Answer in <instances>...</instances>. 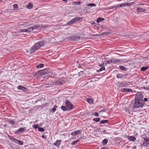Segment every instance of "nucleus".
Masks as SVG:
<instances>
[{"label":"nucleus","instance_id":"1","mask_svg":"<svg viewBox=\"0 0 149 149\" xmlns=\"http://www.w3.org/2000/svg\"><path fill=\"white\" fill-rule=\"evenodd\" d=\"M45 43V41L42 40L38 42L33 46L30 49L29 52L31 54L34 53L40 48L43 46Z\"/></svg>","mask_w":149,"mask_h":149},{"label":"nucleus","instance_id":"2","mask_svg":"<svg viewBox=\"0 0 149 149\" xmlns=\"http://www.w3.org/2000/svg\"><path fill=\"white\" fill-rule=\"evenodd\" d=\"M135 102L134 104V108L135 109L142 107L144 106V102L143 101H138L136 100H134Z\"/></svg>","mask_w":149,"mask_h":149},{"label":"nucleus","instance_id":"3","mask_svg":"<svg viewBox=\"0 0 149 149\" xmlns=\"http://www.w3.org/2000/svg\"><path fill=\"white\" fill-rule=\"evenodd\" d=\"M143 94L141 92L137 93L135 95L134 100H136L138 101H143Z\"/></svg>","mask_w":149,"mask_h":149},{"label":"nucleus","instance_id":"4","mask_svg":"<svg viewBox=\"0 0 149 149\" xmlns=\"http://www.w3.org/2000/svg\"><path fill=\"white\" fill-rule=\"evenodd\" d=\"M65 79L63 78L61 79L56 81H53L52 84L55 85H59L65 83Z\"/></svg>","mask_w":149,"mask_h":149},{"label":"nucleus","instance_id":"5","mask_svg":"<svg viewBox=\"0 0 149 149\" xmlns=\"http://www.w3.org/2000/svg\"><path fill=\"white\" fill-rule=\"evenodd\" d=\"M65 104L66 107L68 109V111L71 110L74 108V106L68 100L65 101Z\"/></svg>","mask_w":149,"mask_h":149},{"label":"nucleus","instance_id":"6","mask_svg":"<svg viewBox=\"0 0 149 149\" xmlns=\"http://www.w3.org/2000/svg\"><path fill=\"white\" fill-rule=\"evenodd\" d=\"M80 37L77 36L76 35H73L71 37H69L68 38V39L69 40H75L77 41L78 40Z\"/></svg>","mask_w":149,"mask_h":149},{"label":"nucleus","instance_id":"7","mask_svg":"<svg viewBox=\"0 0 149 149\" xmlns=\"http://www.w3.org/2000/svg\"><path fill=\"white\" fill-rule=\"evenodd\" d=\"M128 74L127 73L125 74H122L120 73H118L117 74V78H123L125 79L126 78Z\"/></svg>","mask_w":149,"mask_h":149},{"label":"nucleus","instance_id":"8","mask_svg":"<svg viewBox=\"0 0 149 149\" xmlns=\"http://www.w3.org/2000/svg\"><path fill=\"white\" fill-rule=\"evenodd\" d=\"M98 65L100 67V68L97 70V72H100L102 71V70H105L104 63V62H103L102 63L100 64V63H99Z\"/></svg>","mask_w":149,"mask_h":149},{"label":"nucleus","instance_id":"9","mask_svg":"<svg viewBox=\"0 0 149 149\" xmlns=\"http://www.w3.org/2000/svg\"><path fill=\"white\" fill-rule=\"evenodd\" d=\"M127 85L126 82L125 81H119L117 84L118 86L120 87H123L126 86Z\"/></svg>","mask_w":149,"mask_h":149},{"label":"nucleus","instance_id":"10","mask_svg":"<svg viewBox=\"0 0 149 149\" xmlns=\"http://www.w3.org/2000/svg\"><path fill=\"white\" fill-rule=\"evenodd\" d=\"M25 131V130L24 128H20L15 132V133L19 134L20 133H21L22 132Z\"/></svg>","mask_w":149,"mask_h":149},{"label":"nucleus","instance_id":"11","mask_svg":"<svg viewBox=\"0 0 149 149\" xmlns=\"http://www.w3.org/2000/svg\"><path fill=\"white\" fill-rule=\"evenodd\" d=\"M121 91L123 92H132V90L131 89L125 88L121 89Z\"/></svg>","mask_w":149,"mask_h":149},{"label":"nucleus","instance_id":"12","mask_svg":"<svg viewBox=\"0 0 149 149\" xmlns=\"http://www.w3.org/2000/svg\"><path fill=\"white\" fill-rule=\"evenodd\" d=\"M17 88L19 90H21L24 92H26L27 91V88L25 87L22 85H19L17 87Z\"/></svg>","mask_w":149,"mask_h":149},{"label":"nucleus","instance_id":"13","mask_svg":"<svg viewBox=\"0 0 149 149\" xmlns=\"http://www.w3.org/2000/svg\"><path fill=\"white\" fill-rule=\"evenodd\" d=\"M127 137L129 141H134L136 139V138L134 136H129V135L127 136Z\"/></svg>","mask_w":149,"mask_h":149},{"label":"nucleus","instance_id":"14","mask_svg":"<svg viewBox=\"0 0 149 149\" xmlns=\"http://www.w3.org/2000/svg\"><path fill=\"white\" fill-rule=\"evenodd\" d=\"M10 139L11 141L15 142L17 144L18 143V141H19V140L16 139L12 136L10 137Z\"/></svg>","mask_w":149,"mask_h":149},{"label":"nucleus","instance_id":"15","mask_svg":"<svg viewBox=\"0 0 149 149\" xmlns=\"http://www.w3.org/2000/svg\"><path fill=\"white\" fill-rule=\"evenodd\" d=\"M80 18H81L79 17H76L72 19V22H73L74 23L77 22V21L79 20Z\"/></svg>","mask_w":149,"mask_h":149},{"label":"nucleus","instance_id":"16","mask_svg":"<svg viewBox=\"0 0 149 149\" xmlns=\"http://www.w3.org/2000/svg\"><path fill=\"white\" fill-rule=\"evenodd\" d=\"M61 140H57L54 143V144L55 146H59L61 143Z\"/></svg>","mask_w":149,"mask_h":149},{"label":"nucleus","instance_id":"17","mask_svg":"<svg viewBox=\"0 0 149 149\" xmlns=\"http://www.w3.org/2000/svg\"><path fill=\"white\" fill-rule=\"evenodd\" d=\"M32 28L33 30H34L35 29H39L40 28V27L39 25L36 24V25H34L33 26H32Z\"/></svg>","mask_w":149,"mask_h":149},{"label":"nucleus","instance_id":"18","mask_svg":"<svg viewBox=\"0 0 149 149\" xmlns=\"http://www.w3.org/2000/svg\"><path fill=\"white\" fill-rule=\"evenodd\" d=\"M136 11L138 13H140V12H144L146 11V10L145 9H144L142 8H138L136 9Z\"/></svg>","mask_w":149,"mask_h":149},{"label":"nucleus","instance_id":"19","mask_svg":"<svg viewBox=\"0 0 149 149\" xmlns=\"http://www.w3.org/2000/svg\"><path fill=\"white\" fill-rule=\"evenodd\" d=\"M122 7H125L126 6H130L132 5L131 3H121Z\"/></svg>","mask_w":149,"mask_h":149},{"label":"nucleus","instance_id":"20","mask_svg":"<svg viewBox=\"0 0 149 149\" xmlns=\"http://www.w3.org/2000/svg\"><path fill=\"white\" fill-rule=\"evenodd\" d=\"M80 133V132L79 131L77 130L72 132L71 134L72 135L75 136L77 134H79Z\"/></svg>","mask_w":149,"mask_h":149},{"label":"nucleus","instance_id":"21","mask_svg":"<svg viewBox=\"0 0 149 149\" xmlns=\"http://www.w3.org/2000/svg\"><path fill=\"white\" fill-rule=\"evenodd\" d=\"M39 72L40 74V75L42 77L45 78L46 74L44 72V71H42L41 72Z\"/></svg>","mask_w":149,"mask_h":149},{"label":"nucleus","instance_id":"22","mask_svg":"<svg viewBox=\"0 0 149 149\" xmlns=\"http://www.w3.org/2000/svg\"><path fill=\"white\" fill-rule=\"evenodd\" d=\"M119 68L121 70L123 71H126L127 69L125 67L122 65H120Z\"/></svg>","mask_w":149,"mask_h":149},{"label":"nucleus","instance_id":"23","mask_svg":"<svg viewBox=\"0 0 149 149\" xmlns=\"http://www.w3.org/2000/svg\"><path fill=\"white\" fill-rule=\"evenodd\" d=\"M104 20V19L102 17H99L97 18V23H99L102 21H103Z\"/></svg>","mask_w":149,"mask_h":149},{"label":"nucleus","instance_id":"24","mask_svg":"<svg viewBox=\"0 0 149 149\" xmlns=\"http://www.w3.org/2000/svg\"><path fill=\"white\" fill-rule=\"evenodd\" d=\"M33 6V4L30 3H29L27 6H26V8L29 9H31L32 8Z\"/></svg>","mask_w":149,"mask_h":149},{"label":"nucleus","instance_id":"25","mask_svg":"<svg viewBox=\"0 0 149 149\" xmlns=\"http://www.w3.org/2000/svg\"><path fill=\"white\" fill-rule=\"evenodd\" d=\"M109 122V120H101L100 122V123L101 124H104L105 123H108Z\"/></svg>","mask_w":149,"mask_h":149},{"label":"nucleus","instance_id":"26","mask_svg":"<svg viewBox=\"0 0 149 149\" xmlns=\"http://www.w3.org/2000/svg\"><path fill=\"white\" fill-rule=\"evenodd\" d=\"M57 107V106L55 105L53 108L50 109V111L51 112H54L56 111V108Z\"/></svg>","mask_w":149,"mask_h":149},{"label":"nucleus","instance_id":"27","mask_svg":"<svg viewBox=\"0 0 149 149\" xmlns=\"http://www.w3.org/2000/svg\"><path fill=\"white\" fill-rule=\"evenodd\" d=\"M61 108L63 111H67V110H68V108H67V107H66V106H62L61 107Z\"/></svg>","mask_w":149,"mask_h":149},{"label":"nucleus","instance_id":"28","mask_svg":"<svg viewBox=\"0 0 149 149\" xmlns=\"http://www.w3.org/2000/svg\"><path fill=\"white\" fill-rule=\"evenodd\" d=\"M86 101L90 104H92L93 102V100L91 98H87Z\"/></svg>","mask_w":149,"mask_h":149},{"label":"nucleus","instance_id":"29","mask_svg":"<svg viewBox=\"0 0 149 149\" xmlns=\"http://www.w3.org/2000/svg\"><path fill=\"white\" fill-rule=\"evenodd\" d=\"M108 140L107 139H104L102 141V144L104 145H106L108 142Z\"/></svg>","mask_w":149,"mask_h":149},{"label":"nucleus","instance_id":"30","mask_svg":"<svg viewBox=\"0 0 149 149\" xmlns=\"http://www.w3.org/2000/svg\"><path fill=\"white\" fill-rule=\"evenodd\" d=\"M148 68V67H142L141 68V71H144L147 69Z\"/></svg>","mask_w":149,"mask_h":149},{"label":"nucleus","instance_id":"31","mask_svg":"<svg viewBox=\"0 0 149 149\" xmlns=\"http://www.w3.org/2000/svg\"><path fill=\"white\" fill-rule=\"evenodd\" d=\"M116 140L117 142L118 143H120L122 141V139H120L119 138H116Z\"/></svg>","mask_w":149,"mask_h":149},{"label":"nucleus","instance_id":"32","mask_svg":"<svg viewBox=\"0 0 149 149\" xmlns=\"http://www.w3.org/2000/svg\"><path fill=\"white\" fill-rule=\"evenodd\" d=\"M100 118L99 117L97 118H94L93 119V120L94 121H95L97 122H99L100 121Z\"/></svg>","mask_w":149,"mask_h":149},{"label":"nucleus","instance_id":"33","mask_svg":"<svg viewBox=\"0 0 149 149\" xmlns=\"http://www.w3.org/2000/svg\"><path fill=\"white\" fill-rule=\"evenodd\" d=\"M28 31V29H22L20 30L19 31L20 32H27Z\"/></svg>","mask_w":149,"mask_h":149},{"label":"nucleus","instance_id":"34","mask_svg":"<svg viewBox=\"0 0 149 149\" xmlns=\"http://www.w3.org/2000/svg\"><path fill=\"white\" fill-rule=\"evenodd\" d=\"M81 3V2L79 1V2H73L72 4L73 5H79Z\"/></svg>","mask_w":149,"mask_h":149},{"label":"nucleus","instance_id":"35","mask_svg":"<svg viewBox=\"0 0 149 149\" xmlns=\"http://www.w3.org/2000/svg\"><path fill=\"white\" fill-rule=\"evenodd\" d=\"M96 6V5L94 4V3H90V4H87V6Z\"/></svg>","mask_w":149,"mask_h":149},{"label":"nucleus","instance_id":"36","mask_svg":"<svg viewBox=\"0 0 149 149\" xmlns=\"http://www.w3.org/2000/svg\"><path fill=\"white\" fill-rule=\"evenodd\" d=\"M43 67V64H40L36 66L37 68H41Z\"/></svg>","mask_w":149,"mask_h":149},{"label":"nucleus","instance_id":"37","mask_svg":"<svg viewBox=\"0 0 149 149\" xmlns=\"http://www.w3.org/2000/svg\"><path fill=\"white\" fill-rule=\"evenodd\" d=\"M38 130L39 131L41 132H43L45 130V129L42 127L38 128Z\"/></svg>","mask_w":149,"mask_h":149},{"label":"nucleus","instance_id":"38","mask_svg":"<svg viewBox=\"0 0 149 149\" xmlns=\"http://www.w3.org/2000/svg\"><path fill=\"white\" fill-rule=\"evenodd\" d=\"M13 7L14 10H16L18 8V6L17 4H14L13 5Z\"/></svg>","mask_w":149,"mask_h":149},{"label":"nucleus","instance_id":"39","mask_svg":"<svg viewBox=\"0 0 149 149\" xmlns=\"http://www.w3.org/2000/svg\"><path fill=\"white\" fill-rule=\"evenodd\" d=\"M109 32H106L102 33L101 34L100 36H104L109 35Z\"/></svg>","mask_w":149,"mask_h":149},{"label":"nucleus","instance_id":"40","mask_svg":"<svg viewBox=\"0 0 149 149\" xmlns=\"http://www.w3.org/2000/svg\"><path fill=\"white\" fill-rule=\"evenodd\" d=\"M78 140H75L73 141L71 145H74L76 144L78 142Z\"/></svg>","mask_w":149,"mask_h":149},{"label":"nucleus","instance_id":"41","mask_svg":"<svg viewBox=\"0 0 149 149\" xmlns=\"http://www.w3.org/2000/svg\"><path fill=\"white\" fill-rule=\"evenodd\" d=\"M121 61L118 59H116L114 61V62L115 63H121Z\"/></svg>","mask_w":149,"mask_h":149},{"label":"nucleus","instance_id":"42","mask_svg":"<svg viewBox=\"0 0 149 149\" xmlns=\"http://www.w3.org/2000/svg\"><path fill=\"white\" fill-rule=\"evenodd\" d=\"M32 26L28 28V29H28V31L27 32H31L32 31H33L32 29Z\"/></svg>","mask_w":149,"mask_h":149},{"label":"nucleus","instance_id":"43","mask_svg":"<svg viewBox=\"0 0 149 149\" xmlns=\"http://www.w3.org/2000/svg\"><path fill=\"white\" fill-rule=\"evenodd\" d=\"M73 23V22H72V21L71 19L68 23L67 24L68 25H70Z\"/></svg>","mask_w":149,"mask_h":149},{"label":"nucleus","instance_id":"44","mask_svg":"<svg viewBox=\"0 0 149 149\" xmlns=\"http://www.w3.org/2000/svg\"><path fill=\"white\" fill-rule=\"evenodd\" d=\"M18 144H19L20 145H22L23 144V143L22 141L19 140Z\"/></svg>","mask_w":149,"mask_h":149},{"label":"nucleus","instance_id":"45","mask_svg":"<svg viewBox=\"0 0 149 149\" xmlns=\"http://www.w3.org/2000/svg\"><path fill=\"white\" fill-rule=\"evenodd\" d=\"M32 127L35 129L38 128V125H34L32 126Z\"/></svg>","mask_w":149,"mask_h":149},{"label":"nucleus","instance_id":"46","mask_svg":"<svg viewBox=\"0 0 149 149\" xmlns=\"http://www.w3.org/2000/svg\"><path fill=\"white\" fill-rule=\"evenodd\" d=\"M93 115L96 116H99V114L98 113L95 112V113H93Z\"/></svg>","mask_w":149,"mask_h":149},{"label":"nucleus","instance_id":"47","mask_svg":"<svg viewBox=\"0 0 149 149\" xmlns=\"http://www.w3.org/2000/svg\"><path fill=\"white\" fill-rule=\"evenodd\" d=\"M117 8L116 5V6H115L111 7L110 8H109V9H113V8Z\"/></svg>","mask_w":149,"mask_h":149},{"label":"nucleus","instance_id":"48","mask_svg":"<svg viewBox=\"0 0 149 149\" xmlns=\"http://www.w3.org/2000/svg\"><path fill=\"white\" fill-rule=\"evenodd\" d=\"M144 140L146 141V142H148V143L149 142V138H145L144 139Z\"/></svg>","mask_w":149,"mask_h":149},{"label":"nucleus","instance_id":"49","mask_svg":"<svg viewBox=\"0 0 149 149\" xmlns=\"http://www.w3.org/2000/svg\"><path fill=\"white\" fill-rule=\"evenodd\" d=\"M117 8L122 7V4H119L116 5Z\"/></svg>","mask_w":149,"mask_h":149},{"label":"nucleus","instance_id":"50","mask_svg":"<svg viewBox=\"0 0 149 149\" xmlns=\"http://www.w3.org/2000/svg\"><path fill=\"white\" fill-rule=\"evenodd\" d=\"M9 122L13 125H14V122L12 120H10Z\"/></svg>","mask_w":149,"mask_h":149},{"label":"nucleus","instance_id":"51","mask_svg":"<svg viewBox=\"0 0 149 149\" xmlns=\"http://www.w3.org/2000/svg\"><path fill=\"white\" fill-rule=\"evenodd\" d=\"M148 99L147 98H145L144 99V100L143 101L144 102H147V101H148Z\"/></svg>","mask_w":149,"mask_h":149},{"label":"nucleus","instance_id":"52","mask_svg":"<svg viewBox=\"0 0 149 149\" xmlns=\"http://www.w3.org/2000/svg\"><path fill=\"white\" fill-rule=\"evenodd\" d=\"M106 130H104L103 131H102V133H106Z\"/></svg>","mask_w":149,"mask_h":149},{"label":"nucleus","instance_id":"53","mask_svg":"<svg viewBox=\"0 0 149 149\" xmlns=\"http://www.w3.org/2000/svg\"><path fill=\"white\" fill-rule=\"evenodd\" d=\"M28 23H27V22H26V23H25V24H21V25H22L23 26V25H24L25 24H27Z\"/></svg>","mask_w":149,"mask_h":149},{"label":"nucleus","instance_id":"54","mask_svg":"<svg viewBox=\"0 0 149 149\" xmlns=\"http://www.w3.org/2000/svg\"><path fill=\"white\" fill-rule=\"evenodd\" d=\"M42 138H45V136L44 135H42Z\"/></svg>","mask_w":149,"mask_h":149},{"label":"nucleus","instance_id":"55","mask_svg":"<svg viewBox=\"0 0 149 149\" xmlns=\"http://www.w3.org/2000/svg\"><path fill=\"white\" fill-rule=\"evenodd\" d=\"M105 110H102L100 111V112H105Z\"/></svg>","mask_w":149,"mask_h":149},{"label":"nucleus","instance_id":"56","mask_svg":"<svg viewBox=\"0 0 149 149\" xmlns=\"http://www.w3.org/2000/svg\"><path fill=\"white\" fill-rule=\"evenodd\" d=\"M84 72L83 71H81L79 73H80V74H81V73H83Z\"/></svg>","mask_w":149,"mask_h":149},{"label":"nucleus","instance_id":"57","mask_svg":"<svg viewBox=\"0 0 149 149\" xmlns=\"http://www.w3.org/2000/svg\"><path fill=\"white\" fill-rule=\"evenodd\" d=\"M63 1H64L65 2H67V0H63Z\"/></svg>","mask_w":149,"mask_h":149},{"label":"nucleus","instance_id":"58","mask_svg":"<svg viewBox=\"0 0 149 149\" xmlns=\"http://www.w3.org/2000/svg\"><path fill=\"white\" fill-rule=\"evenodd\" d=\"M110 61H111L110 62H108V61H107V62H108V63H112V61H111V60H110Z\"/></svg>","mask_w":149,"mask_h":149},{"label":"nucleus","instance_id":"59","mask_svg":"<svg viewBox=\"0 0 149 149\" xmlns=\"http://www.w3.org/2000/svg\"><path fill=\"white\" fill-rule=\"evenodd\" d=\"M136 147H133V148H134V149H136Z\"/></svg>","mask_w":149,"mask_h":149},{"label":"nucleus","instance_id":"60","mask_svg":"<svg viewBox=\"0 0 149 149\" xmlns=\"http://www.w3.org/2000/svg\"><path fill=\"white\" fill-rule=\"evenodd\" d=\"M104 148V149H108V148Z\"/></svg>","mask_w":149,"mask_h":149},{"label":"nucleus","instance_id":"61","mask_svg":"<svg viewBox=\"0 0 149 149\" xmlns=\"http://www.w3.org/2000/svg\"><path fill=\"white\" fill-rule=\"evenodd\" d=\"M91 24H94V23H91Z\"/></svg>","mask_w":149,"mask_h":149},{"label":"nucleus","instance_id":"62","mask_svg":"<svg viewBox=\"0 0 149 149\" xmlns=\"http://www.w3.org/2000/svg\"><path fill=\"white\" fill-rule=\"evenodd\" d=\"M101 149H104V148H101Z\"/></svg>","mask_w":149,"mask_h":149},{"label":"nucleus","instance_id":"63","mask_svg":"<svg viewBox=\"0 0 149 149\" xmlns=\"http://www.w3.org/2000/svg\"><path fill=\"white\" fill-rule=\"evenodd\" d=\"M127 135H126L125 136L126 137H127Z\"/></svg>","mask_w":149,"mask_h":149},{"label":"nucleus","instance_id":"64","mask_svg":"<svg viewBox=\"0 0 149 149\" xmlns=\"http://www.w3.org/2000/svg\"><path fill=\"white\" fill-rule=\"evenodd\" d=\"M1 72H0V74L1 73Z\"/></svg>","mask_w":149,"mask_h":149}]
</instances>
